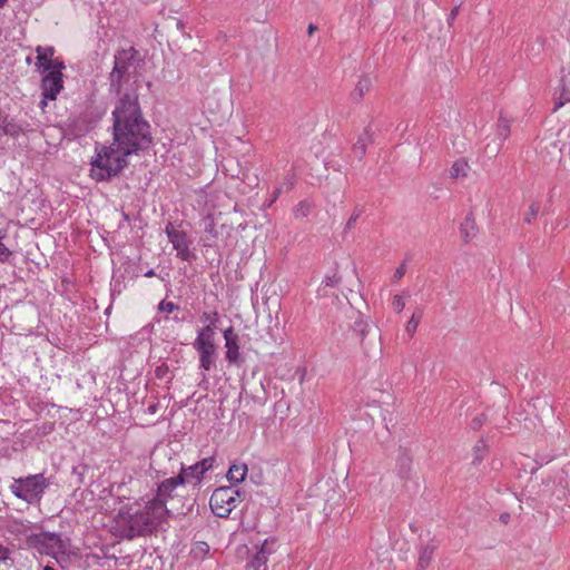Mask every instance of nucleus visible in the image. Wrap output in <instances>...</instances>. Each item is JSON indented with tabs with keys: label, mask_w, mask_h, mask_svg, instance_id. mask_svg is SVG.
I'll use <instances>...</instances> for the list:
<instances>
[{
	"label": "nucleus",
	"mask_w": 570,
	"mask_h": 570,
	"mask_svg": "<svg viewBox=\"0 0 570 570\" xmlns=\"http://www.w3.org/2000/svg\"><path fill=\"white\" fill-rule=\"evenodd\" d=\"M112 145L104 146L91 161V177L106 180L127 164V156L147 149L153 141L150 125L144 118L136 91L125 92L112 110Z\"/></svg>",
	"instance_id": "nucleus-1"
},
{
	"label": "nucleus",
	"mask_w": 570,
	"mask_h": 570,
	"mask_svg": "<svg viewBox=\"0 0 570 570\" xmlns=\"http://www.w3.org/2000/svg\"><path fill=\"white\" fill-rule=\"evenodd\" d=\"M168 513L160 500H142L121 507L114 520V534L134 539L150 532Z\"/></svg>",
	"instance_id": "nucleus-2"
},
{
	"label": "nucleus",
	"mask_w": 570,
	"mask_h": 570,
	"mask_svg": "<svg viewBox=\"0 0 570 570\" xmlns=\"http://www.w3.org/2000/svg\"><path fill=\"white\" fill-rule=\"evenodd\" d=\"M48 485L49 482L45 475L42 473H37L24 478L13 479L9 489L16 498L27 502L28 504H37L41 501Z\"/></svg>",
	"instance_id": "nucleus-3"
},
{
	"label": "nucleus",
	"mask_w": 570,
	"mask_h": 570,
	"mask_svg": "<svg viewBox=\"0 0 570 570\" xmlns=\"http://www.w3.org/2000/svg\"><path fill=\"white\" fill-rule=\"evenodd\" d=\"M137 51L134 48L122 49L115 55V65L110 72V89L120 95L125 85L130 81V69Z\"/></svg>",
	"instance_id": "nucleus-4"
},
{
	"label": "nucleus",
	"mask_w": 570,
	"mask_h": 570,
	"mask_svg": "<svg viewBox=\"0 0 570 570\" xmlns=\"http://www.w3.org/2000/svg\"><path fill=\"white\" fill-rule=\"evenodd\" d=\"M193 343L199 356V367L204 371H210L215 366L217 346L215 343V331L209 328H198Z\"/></svg>",
	"instance_id": "nucleus-5"
},
{
	"label": "nucleus",
	"mask_w": 570,
	"mask_h": 570,
	"mask_svg": "<svg viewBox=\"0 0 570 570\" xmlns=\"http://www.w3.org/2000/svg\"><path fill=\"white\" fill-rule=\"evenodd\" d=\"M239 491L230 487L216 489L209 500L213 513L219 518H227L239 502Z\"/></svg>",
	"instance_id": "nucleus-6"
},
{
	"label": "nucleus",
	"mask_w": 570,
	"mask_h": 570,
	"mask_svg": "<svg viewBox=\"0 0 570 570\" xmlns=\"http://www.w3.org/2000/svg\"><path fill=\"white\" fill-rule=\"evenodd\" d=\"M166 234L169 243L176 250V256L187 263L194 262L197 256L191 248L193 240L188 237L187 233L171 223L166 226Z\"/></svg>",
	"instance_id": "nucleus-7"
},
{
	"label": "nucleus",
	"mask_w": 570,
	"mask_h": 570,
	"mask_svg": "<svg viewBox=\"0 0 570 570\" xmlns=\"http://www.w3.org/2000/svg\"><path fill=\"white\" fill-rule=\"evenodd\" d=\"M32 540L37 544H41L47 549V553L52 556L56 561L61 564L69 556V543L59 534L52 532H40L32 535Z\"/></svg>",
	"instance_id": "nucleus-8"
},
{
	"label": "nucleus",
	"mask_w": 570,
	"mask_h": 570,
	"mask_svg": "<svg viewBox=\"0 0 570 570\" xmlns=\"http://www.w3.org/2000/svg\"><path fill=\"white\" fill-rule=\"evenodd\" d=\"M215 462L214 456H207L189 466L181 465L179 476L183 479V483L198 485L204 474L214 468Z\"/></svg>",
	"instance_id": "nucleus-9"
},
{
	"label": "nucleus",
	"mask_w": 570,
	"mask_h": 570,
	"mask_svg": "<svg viewBox=\"0 0 570 570\" xmlns=\"http://www.w3.org/2000/svg\"><path fill=\"white\" fill-rule=\"evenodd\" d=\"M42 73L41 91L43 99L40 104L45 107L47 105V100H56L63 89V75L59 73L58 70H49Z\"/></svg>",
	"instance_id": "nucleus-10"
},
{
	"label": "nucleus",
	"mask_w": 570,
	"mask_h": 570,
	"mask_svg": "<svg viewBox=\"0 0 570 570\" xmlns=\"http://www.w3.org/2000/svg\"><path fill=\"white\" fill-rule=\"evenodd\" d=\"M274 540H265L261 549L247 562V570H267L268 556L274 552Z\"/></svg>",
	"instance_id": "nucleus-11"
},
{
	"label": "nucleus",
	"mask_w": 570,
	"mask_h": 570,
	"mask_svg": "<svg viewBox=\"0 0 570 570\" xmlns=\"http://www.w3.org/2000/svg\"><path fill=\"white\" fill-rule=\"evenodd\" d=\"M223 334L226 347V360L229 363H237L240 357L238 335L232 326L224 330Z\"/></svg>",
	"instance_id": "nucleus-12"
},
{
	"label": "nucleus",
	"mask_w": 570,
	"mask_h": 570,
	"mask_svg": "<svg viewBox=\"0 0 570 570\" xmlns=\"http://www.w3.org/2000/svg\"><path fill=\"white\" fill-rule=\"evenodd\" d=\"M184 485L183 479L178 475L168 478L158 484L157 494L151 500H160L166 507V501L173 498L174 491L179 487Z\"/></svg>",
	"instance_id": "nucleus-13"
},
{
	"label": "nucleus",
	"mask_w": 570,
	"mask_h": 570,
	"mask_svg": "<svg viewBox=\"0 0 570 570\" xmlns=\"http://www.w3.org/2000/svg\"><path fill=\"white\" fill-rule=\"evenodd\" d=\"M36 52H37V62H36L37 70L40 72L49 71L50 65L53 60L55 48L51 46H48V47L38 46L36 48Z\"/></svg>",
	"instance_id": "nucleus-14"
},
{
	"label": "nucleus",
	"mask_w": 570,
	"mask_h": 570,
	"mask_svg": "<svg viewBox=\"0 0 570 570\" xmlns=\"http://www.w3.org/2000/svg\"><path fill=\"white\" fill-rule=\"evenodd\" d=\"M567 102H570V79L568 76H562L560 79V85L554 91V108L553 111H557Z\"/></svg>",
	"instance_id": "nucleus-15"
},
{
	"label": "nucleus",
	"mask_w": 570,
	"mask_h": 570,
	"mask_svg": "<svg viewBox=\"0 0 570 570\" xmlns=\"http://www.w3.org/2000/svg\"><path fill=\"white\" fill-rule=\"evenodd\" d=\"M372 142L371 127L364 128L363 132L358 136L356 142L353 146V153L355 157L362 159L366 153L367 146Z\"/></svg>",
	"instance_id": "nucleus-16"
},
{
	"label": "nucleus",
	"mask_w": 570,
	"mask_h": 570,
	"mask_svg": "<svg viewBox=\"0 0 570 570\" xmlns=\"http://www.w3.org/2000/svg\"><path fill=\"white\" fill-rule=\"evenodd\" d=\"M247 464L243 462H235L230 465L228 472H227V479L232 483H240L245 480L247 475Z\"/></svg>",
	"instance_id": "nucleus-17"
},
{
	"label": "nucleus",
	"mask_w": 570,
	"mask_h": 570,
	"mask_svg": "<svg viewBox=\"0 0 570 570\" xmlns=\"http://www.w3.org/2000/svg\"><path fill=\"white\" fill-rule=\"evenodd\" d=\"M411 463L412 458L410 453L406 450H400L397 460H396V468L402 476H406L411 470Z\"/></svg>",
	"instance_id": "nucleus-18"
},
{
	"label": "nucleus",
	"mask_w": 570,
	"mask_h": 570,
	"mask_svg": "<svg viewBox=\"0 0 570 570\" xmlns=\"http://www.w3.org/2000/svg\"><path fill=\"white\" fill-rule=\"evenodd\" d=\"M372 81L370 77H362L355 89L351 94V98L353 101L357 102L360 101L366 92H368L371 88Z\"/></svg>",
	"instance_id": "nucleus-19"
},
{
	"label": "nucleus",
	"mask_w": 570,
	"mask_h": 570,
	"mask_svg": "<svg viewBox=\"0 0 570 570\" xmlns=\"http://www.w3.org/2000/svg\"><path fill=\"white\" fill-rule=\"evenodd\" d=\"M510 136V120L500 117L495 126V140L501 145Z\"/></svg>",
	"instance_id": "nucleus-20"
},
{
	"label": "nucleus",
	"mask_w": 570,
	"mask_h": 570,
	"mask_svg": "<svg viewBox=\"0 0 570 570\" xmlns=\"http://www.w3.org/2000/svg\"><path fill=\"white\" fill-rule=\"evenodd\" d=\"M433 552H434L433 546H430V544L422 546V548L420 550L419 561H417V566L421 570H424L425 568L429 567V564L432 560Z\"/></svg>",
	"instance_id": "nucleus-21"
},
{
	"label": "nucleus",
	"mask_w": 570,
	"mask_h": 570,
	"mask_svg": "<svg viewBox=\"0 0 570 570\" xmlns=\"http://www.w3.org/2000/svg\"><path fill=\"white\" fill-rule=\"evenodd\" d=\"M341 282V277L334 273L332 275H326L318 288V295L320 296H326L327 295V288L336 287Z\"/></svg>",
	"instance_id": "nucleus-22"
},
{
	"label": "nucleus",
	"mask_w": 570,
	"mask_h": 570,
	"mask_svg": "<svg viewBox=\"0 0 570 570\" xmlns=\"http://www.w3.org/2000/svg\"><path fill=\"white\" fill-rule=\"evenodd\" d=\"M372 327L367 321H365L363 317H358L353 325V331L357 334L360 340L363 342L364 338L368 335Z\"/></svg>",
	"instance_id": "nucleus-23"
},
{
	"label": "nucleus",
	"mask_w": 570,
	"mask_h": 570,
	"mask_svg": "<svg viewBox=\"0 0 570 570\" xmlns=\"http://www.w3.org/2000/svg\"><path fill=\"white\" fill-rule=\"evenodd\" d=\"M469 171V165L464 159L456 160L450 170L451 177L453 178H460L465 177Z\"/></svg>",
	"instance_id": "nucleus-24"
},
{
	"label": "nucleus",
	"mask_w": 570,
	"mask_h": 570,
	"mask_svg": "<svg viewBox=\"0 0 570 570\" xmlns=\"http://www.w3.org/2000/svg\"><path fill=\"white\" fill-rule=\"evenodd\" d=\"M218 313L217 312H204L200 315V322L204 324L202 328H209L215 331L218 322Z\"/></svg>",
	"instance_id": "nucleus-25"
},
{
	"label": "nucleus",
	"mask_w": 570,
	"mask_h": 570,
	"mask_svg": "<svg viewBox=\"0 0 570 570\" xmlns=\"http://www.w3.org/2000/svg\"><path fill=\"white\" fill-rule=\"evenodd\" d=\"M0 132L4 135L14 136L17 134V127L8 121L7 115L0 109Z\"/></svg>",
	"instance_id": "nucleus-26"
},
{
	"label": "nucleus",
	"mask_w": 570,
	"mask_h": 570,
	"mask_svg": "<svg viewBox=\"0 0 570 570\" xmlns=\"http://www.w3.org/2000/svg\"><path fill=\"white\" fill-rule=\"evenodd\" d=\"M422 317V312L420 309L415 311L412 315V317L407 321L405 325V333L412 337L414 333L416 332V328L419 326V323Z\"/></svg>",
	"instance_id": "nucleus-27"
},
{
	"label": "nucleus",
	"mask_w": 570,
	"mask_h": 570,
	"mask_svg": "<svg viewBox=\"0 0 570 570\" xmlns=\"http://www.w3.org/2000/svg\"><path fill=\"white\" fill-rule=\"evenodd\" d=\"M475 223L472 218L466 217L461 224V234L465 240L471 239L474 236Z\"/></svg>",
	"instance_id": "nucleus-28"
},
{
	"label": "nucleus",
	"mask_w": 570,
	"mask_h": 570,
	"mask_svg": "<svg viewBox=\"0 0 570 570\" xmlns=\"http://www.w3.org/2000/svg\"><path fill=\"white\" fill-rule=\"evenodd\" d=\"M203 227L204 232L212 238H216L218 236V232L216 230V224L213 215H207L203 218Z\"/></svg>",
	"instance_id": "nucleus-29"
},
{
	"label": "nucleus",
	"mask_w": 570,
	"mask_h": 570,
	"mask_svg": "<svg viewBox=\"0 0 570 570\" xmlns=\"http://www.w3.org/2000/svg\"><path fill=\"white\" fill-rule=\"evenodd\" d=\"M540 210V203L539 202H532L529 205L528 210L524 213L523 220L527 224H532L535 219L538 213Z\"/></svg>",
	"instance_id": "nucleus-30"
},
{
	"label": "nucleus",
	"mask_w": 570,
	"mask_h": 570,
	"mask_svg": "<svg viewBox=\"0 0 570 570\" xmlns=\"http://www.w3.org/2000/svg\"><path fill=\"white\" fill-rule=\"evenodd\" d=\"M311 209H312L311 203L307 200H302L294 208V216L296 218L306 217L311 213Z\"/></svg>",
	"instance_id": "nucleus-31"
},
{
	"label": "nucleus",
	"mask_w": 570,
	"mask_h": 570,
	"mask_svg": "<svg viewBox=\"0 0 570 570\" xmlns=\"http://www.w3.org/2000/svg\"><path fill=\"white\" fill-rule=\"evenodd\" d=\"M210 548L206 542L198 541L196 542L191 548V554L195 558H204L208 552Z\"/></svg>",
	"instance_id": "nucleus-32"
},
{
	"label": "nucleus",
	"mask_w": 570,
	"mask_h": 570,
	"mask_svg": "<svg viewBox=\"0 0 570 570\" xmlns=\"http://www.w3.org/2000/svg\"><path fill=\"white\" fill-rule=\"evenodd\" d=\"M392 307L395 313H401L405 307V299L402 295H394L392 299Z\"/></svg>",
	"instance_id": "nucleus-33"
},
{
	"label": "nucleus",
	"mask_w": 570,
	"mask_h": 570,
	"mask_svg": "<svg viewBox=\"0 0 570 570\" xmlns=\"http://www.w3.org/2000/svg\"><path fill=\"white\" fill-rule=\"evenodd\" d=\"M158 309L160 312H165V313H173L174 311H177L179 309V306L176 305L175 303L173 302H168V301H161L158 305Z\"/></svg>",
	"instance_id": "nucleus-34"
},
{
	"label": "nucleus",
	"mask_w": 570,
	"mask_h": 570,
	"mask_svg": "<svg viewBox=\"0 0 570 570\" xmlns=\"http://www.w3.org/2000/svg\"><path fill=\"white\" fill-rule=\"evenodd\" d=\"M361 214H362V209L355 208L346 223V228H351L355 224V222L360 218Z\"/></svg>",
	"instance_id": "nucleus-35"
},
{
	"label": "nucleus",
	"mask_w": 570,
	"mask_h": 570,
	"mask_svg": "<svg viewBox=\"0 0 570 570\" xmlns=\"http://www.w3.org/2000/svg\"><path fill=\"white\" fill-rule=\"evenodd\" d=\"M66 68L65 62L58 58H53L50 70H58L59 73H62V70Z\"/></svg>",
	"instance_id": "nucleus-36"
},
{
	"label": "nucleus",
	"mask_w": 570,
	"mask_h": 570,
	"mask_svg": "<svg viewBox=\"0 0 570 570\" xmlns=\"http://www.w3.org/2000/svg\"><path fill=\"white\" fill-rule=\"evenodd\" d=\"M405 275V265L402 264L401 266H399L394 274H393V281L394 282H397L400 281L403 276Z\"/></svg>",
	"instance_id": "nucleus-37"
},
{
	"label": "nucleus",
	"mask_w": 570,
	"mask_h": 570,
	"mask_svg": "<svg viewBox=\"0 0 570 570\" xmlns=\"http://www.w3.org/2000/svg\"><path fill=\"white\" fill-rule=\"evenodd\" d=\"M295 181L294 175L287 174L284 178L283 187L286 186V190H289L293 188Z\"/></svg>",
	"instance_id": "nucleus-38"
},
{
	"label": "nucleus",
	"mask_w": 570,
	"mask_h": 570,
	"mask_svg": "<svg viewBox=\"0 0 570 570\" xmlns=\"http://www.w3.org/2000/svg\"><path fill=\"white\" fill-rule=\"evenodd\" d=\"M282 193H283V186H277L272 194V198L269 199L268 206H272Z\"/></svg>",
	"instance_id": "nucleus-39"
},
{
	"label": "nucleus",
	"mask_w": 570,
	"mask_h": 570,
	"mask_svg": "<svg viewBox=\"0 0 570 570\" xmlns=\"http://www.w3.org/2000/svg\"><path fill=\"white\" fill-rule=\"evenodd\" d=\"M10 550L0 544V562H6L9 559Z\"/></svg>",
	"instance_id": "nucleus-40"
},
{
	"label": "nucleus",
	"mask_w": 570,
	"mask_h": 570,
	"mask_svg": "<svg viewBox=\"0 0 570 570\" xmlns=\"http://www.w3.org/2000/svg\"><path fill=\"white\" fill-rule=\"evenodd\" d=\"M157 411H158V404L157 403L149 404L148 407H147V412L149 414H155Z\"/></svg>",
	"instance_id": "nucleus-41"
},
{
	"label": "nucleus",
	"mask_w": 570,
	"mask_h": 570,
	"mask_svg": "<svg viewBox=\"0 0 570 570\" xmlns=\"http://www.w3.org/2000/svg\"><path fill=\"white\" fill-rule=\"evenodd\" d=\"M458 12H459V9L458 8H454L451 10L450 14H449V21H453L455 19V17L458 16Z\"/></svg>",
	"instance_id": "nucleus-42"
},
{
	"label": "nucleus",
	"mask_w": 570,
	"mask_h": 570,
	"mask_svg": "<svg viewBox=\"0 0 570 570\" xmlns=\"http://www.w3.org/2000/svg\"><path fill=\"white\" fill-rule=\"evenodd\" d=\"M315 30H316V26H314V24H309V26H308V30H307V31H308V35H309V36H312V35L314 33V31H315Z\"/></svg>",
	"instance_id": "nucleus-43"
},
{
	"label": "nucleus",
	"mask_w": 570,
	"mask_h": 570,
	"mask_svg": "<svg viewBox=\"0 0 570 570\" xmlns=\"http://www.w3.org/2000/svg\"><path fill=\"white\" fill-rule=\"evenodd\" d=\"M146 277H153L155 276V272L154 269H149L146 274H145Z\"/></svg>",
	"instance_id": "nucleus-44"
},
{
	"label": "nucleus",
	"mask_w": 570,
	"mask_h": 570,
	"mask_svg": "<svg viewBox=\"0 0 570 570\" xmlns=\"http://www.w3.org/2000/svg\"><path fill=\"white\" fill-rule=\"evenodd\" d=\"M8 0H0V8H2L6 3H7Z\"/></svg>",
	"instance_id": "nucleus-45"
},
{
	"label": "nucleus",
	"mask_w": 570,
	"mask_h": 570,
	"mask_svg": "<svg viewBox=\"0 0 570 570\" xmlns=\"http://www.w3.org/2000/svg\"><path fill=\"white\" fill-rule=\"evenodd\" d=\"M43 570H57V569H55V568H52V567H49V566H46V567L43 568Z\"/></svg>",
	"instance_id": "nucleus-46"
}]
</instances>
